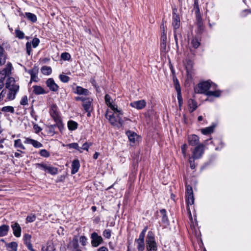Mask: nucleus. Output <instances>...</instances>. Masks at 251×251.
I'll return each mask as SVG.
<instances>
[{
    "mask_svg": "<svg viewBox=\"0 0 251 251\" xmlns=\"http://www.w3.org/2000/svg\"><path fill=\"white\" fill-rule=\"evenodd\" d=\"M212 83L209 81H203L200 83L194 88L195 92L199 94H203L207 96H214L219 97L221 95L220 91H209L212 86Z\"/></svg>",
    "mask_w": 251,
    "mask_h": 251,
    "instance_id": "nucleus-1",
    "label": "nucleus"
},
{
    "mask_svg": "<svg viewBox=\"0 0 251 251\" xmlns=\"http://www.w3.org/2000/svg\"><path fill=\"white\" fill-rule=\"evenodd\" d=\"M121 115H123V114H119V112L114 111L113 114L107 112L106 114V117L112 125L119 128L122 126L124 123V121L121 117Z\"/></svg>",
    "mask_w": 251,
    "mask_h": 251,
    "instance_id": "nucleus-2",
    "label": "nucleus"
},
{
    "mask_svg": "<svg viewBox=\"0 0 251 251\" xmlns=\"http://www.w3.org/2000/svg\"><path fill=\"white\" fill-rule=\"evenodd\" d=\"M50 113L51 117L54 120L55 123H58V129L62 131L63 128V125L61 121L60 117L58 111V108L56 105H52L50 110Z\"/></svg>",
    "mask_w": 251,
    "mask_h": 251,
    "instance_id": "nucleus-3",
    "label": "nucleus"
},
{
    "mask_svg": "<svg viewBox=\"0 0 251 251\" xmlns=\"http://www.w3.org/2000/svg\"><path fill=\"white\" fill-rule=\"evenodd\" d=\"M16 94L12 90L6 88L3 89L0 93V103L13 100L15 98Z\"/></svg>",
    "mask_w": 251,
    "mask_h": 251,
    "instance_id": "nucleus-4",
    "label": "nucleus"
},
{
    "mask_svg": "<svg viewBox=\"0 0 251 251\" xmlns=\"http://www.w3.org/2000/svg\"><path fill=\"white\" fill-rule=\"evenodd\" d=\"M147 248L148 251H156L157 246L153 233L149 231L148 233L147 239Z\"/></svg>",
    "mask_w": 251,
    "mask_h": 251,
    "instance_id": "nucleus-5",
    "label": "nucleus"
},
{
    "mask_svg": "<svg viewBox=\"0 0 251 251\" xmlns=\"http://www.w3.org/2000/svg\"><path fill=\"white\" fill-rule=\"evenodd\" d=\"M186 201L187 204V210L189 212L190 215H191V212L189 205H192L194 202V197L193 194V191L192 187L191 186L188 185L186 186Z\"/></svg>",
    "mask_w": 251,
    "mask_h": 251,
    "instance_id": "nucleus-6",
    "label": "nucleus"
},
{
    "mask_svg": "<svg viewBox=\"0 0 251 251\" xmlns=\"http://www.w3.org/2000/svg\"><path fill=\"white\" fill-rule=\"evenodd\" d=\"M5 88L12 90L13 92L17 93L19 90V86L16 83V81L13 77H9L5 83Z\"/></svg>",
    "mask_w": 251,
    "mask_h": 251,
    "instance_id": "nucleus-7",
    "label": "nucleus"
},
{
    "mask_svg": "<svg viewBox=\"0 0 251 251\" xmlns=\"http://www.w3.org/2000/svg\"><path fill=\"white\" fill-rule=\"evenodd\" d=\"M204 146L202 144H199L195 147L193 151V159H199L202 156L204 151Z\"/></svg>",
    "mask_w": 251,
    "mask_h": 251,
    "instance_id": "nucleus-8",
    "label": "nucleus"
},
{
    "mask_svg": "<svg viewBox=\"0 0 251 251\" xmlns=\"http://www.w3.org/2000/svg\"><path fill=\"white\" fill-rule=\"evenodd\" d=\"M91 238L92 239L91 244L93 247H98L103 241L102 237L96 232L92 233Z\"/></svg>",
    "mask_w": 251,
    "mask_h": 251,
    "instance_id": "nucleus-9",
    "label": "nucleus"
},
{
    "mask_svg": "<svg viewBox=\"0 0 251 251\" xmlns=\"http://www.w3.org/2000/svg\"><path fill=\"white\" fill-rule=\"evenodd\" d=\"M147 104V102L145 100H136L132 101L130 103L129 105L131 107L140 110L144 108Z\"/></svg>",
    "mask_w": 251,
    "mask_h": 251,
    "instance_id": "nucleus-10",
    "label": "nucleus"
},
{
    "mask_svg": "<svg viewBox=\"0 0 251 251\" xmlns=\"http://www.w3.org/2000/svg\"><path fill=\"white\" fill-rule=\"evenodd\" d=\"M46 84L51 91L56 92L59 89V86L52 78H48L46 81Z\"/></svg>",
    "mask_w": 251,
    "mask_h": 251,
    "instance_id": "nucleus-11",
    "label": "nucleus"
},
{
    "mask_svg": "<svg viewBox=\"0 0 251 251\" xmlns=\"http://www.w3.org/2000/svg\"><path fill=\"white\" fill-rule=\"evenodd\" d=\"M167 44V34L165 30L161 34L160 37V50L162 52H165L166 50Z\"/></svg>",
    "mask_w": 251,
    "mask_h": 251,
    "instance_id": "nucleus-12",
    "label": "nucleus"
},
{
    "mask_svg": "<svg viewBox=\"0 0 251 251\" xmlns=\"http://www.w3.org/2000/svg\"><path fill=\"white\" fill-rule=\"evenodd\" d=\"M31 235L29 234H25L23 237L24 244L26 246L27 248L30 251H36L35 250L32 246L31 242Z\"/></svg>",
    "mask_w": 251,
    "mask_h": 251,
    "instance_id": "nucleus-13",
    "label": "nucleus"
},
{
    "mask_svg": "<svg viewBox=\"0 0 251 251\" xmlns=\"http://www.w3.org/2000/svg\"><path fill=\"white\" fill-rule=\"evenodd\" d=\"M105 101L106 104L114 111L119 112V114H123V112L121 109H118L117 107H116L114 105L112 104V102H111V97L109 95L106 94L105 96Z\"/></svg>",
    "mask_w": 251,
    "mask_h": 251,
    "instance_id": "nucleus-14",
    "label": "nucleus"
},
{
    "mask_svg": "<svg viewBox=\"0 0 251 251\" xmlns=\"http://www.w3.org/2000/svg\"><path fill=\"white\" fill-rule=\"evenodd\" d=\"M172 25L174 27V31H176L180 26L179 17L175 12H173V13Z\"/></svg>",
    "mask_w": 251,
    "mask_h": 251,
    "instance_id": "nucleus-15",
    "label": "nucleus"
},
{
    "mask_svg": "<svg viewBox=\"0 0 251 251\" xmlns=\"http://www.w3.org/2000/svg\"><path fill=\"white\" fill-rule=\"evenodd\" d=\"M11 228L13 234L16 237H20L21 235V227L18 223H14L11 225Z\"/></svg>",
    "mask_w": 251,
    "mask_h": 251,
    "instance_id": "nucleus-16",
    "label": "nucleus"
},
{
    "mask_svg": "<svg viewBox=\"0 0 251 251\" xmlns=\"http://www.w3.org/2000/svg\"><path fill=\"white\" fill-rule=\"evenodd\" d=\"M188 141L189 144L192 146L198 145L199 143V137L195 134L189 135Z\"/></svg>",
    "mask_w": 251,
    "mask_h": 251,
    "instance_id": "nucleus-17",
    "label": "nucleus"
},
{
    "mask_svg": "<svg viewBox=\"0 0 251 251\" xmlns=\"http://www.w3.org/2000/svg\"><path fill=\"white\" fill-rule=\"evenodd\" d=\"M126 134L129 141L133 143H135L139 137L138 135L135 132L130 130L127 131L126 132Z\"/></svg>",
    "mask_w": 251,
    "mask_h": 251,
    "instance_id": "nucleus-18",
    "label": "nucleus"
},
{
    "mask_svg": "<svg viewBox=\"0 0 251 251\" xmlns=\"http://www.w3.org/2000/svg\"><path fill=\"white\" fill-rule=\"evenodd\" d=\"M93 100L91 98H87L83 100V107L86 111L92 110L91 103Z\"/></svg>",
    "mask_w": 251,
    "mask_h": 251,
    "instance_id": "nucleus-19",
    "label": "nucleus"
},
{
    "mask_svg": "<svg viewBox=\"0 0 251 251\" xmlns=\"http://www.w3.org/2000/svg\"><path fill=\"white\" fill-rule=\"evenodd\" d=\"M33 88V93L36 95L46 94L48 93V92L45 91L41 86L34 85Z\"/></svg>",
    "mask_w": 251,
    "mask_h": 251,
    "instance_id": "nucleus-20",
    "label": "nucleus"
},
{
    "mask_svg": "<svg viewBox=\"0 0 251 251\" xmlns=\"http://www.w3.org/2000/svg\"><path fill=\"white\" fill-rule=\"evenodd\" d=\"M58 129V123H56L55 124L53 125H50L48 126L47 127V132L50 135H54L56 132V129Z\"/></svg>",
    "mask_w": 251,
    "mask_h": 251,
    "instance_id": "nucleus-21",
    "label": "nucleus"
},
{
    "mask_svg": "<svg viewBox=\"0 0 251 251\" xmlns=\"http://www.w3.org/2000/svg\"><path fill=\"white\" fill-rule=\"evenodd\" d=\"M7 56L4 49L0 45V66L4 65L6 62Z\"/></svg>",
    "mask_w": 251,
    "mask_h": 251,
    "instance_id": "nucleus-22",
    "label": "nucleus"
},
{
    "mask_svg": "<svg viewBox=\"0 0 251 251\" xmlns=\"http://www.w3.org/2000/svg\"><path fill=\"white\" fill-rule=\"evenodd\" d=\"M80 167L79 161L78 159L74 160L72 163V174H75L76 173Z\"/></svg>",
    "mask_w": 251,
    "mask_h": 251,
    "instance_id": "nucleus-23",
    "label": "nucleus"
},
{
    "mask_svg": "<svg viewBox=\"0 0 251 251\" xmlns=\"http://www.w3.org/2000/svg\"><path fill=\"white\" fill-rule=\"evenodd\" d=\"M137 243V249L139 251H143L145 248L144 237L139 236V238L135 240Z\"/></svg>",
    "mask_w": 251,
    "mask_h": 251,
    "instance_id": "nucleus-24",
    "label": "nucleus"
},
{
    "mask_svg": "<svg viewBox=\"0 0 251 251\" xmlns=\"http://www.w3.org/2000/svg\"><path fill=\"white\" fill-rule=\"evenodd\" d=\"M38 70L36 68H34L32 70H29L27 72L30 74L31 76L30 81H33L34 82H37L38 81V77L37 75Z\"/></svg>",
    "mask_w": 251,
    "mask_h": 251,
    "instance_id": "nucleus-25",
    "label": "nucleus"
},
{
    "mask_svg": "<svg viewBox=\"0 0 251 251\" xmlns=\"http://www.w3.org/2000/svg\"><path fill=\"white\" fill-rule=\"evenodd\" d=\"M9 230V227L8 225H3L0 226V237L6 236Z\"/></svg>",
    "mask_w": 251,
    "mask_h": 251,
    "instance_id": "nucleus-26",
    "label": "nucleus"
},
{
    "mask_svg": "<svg viewBox=\"0 0 251 251\" xmlns=\"http://www.w3.org/2000/svg\"><path fill=\"white\" fill-rule=\"evenodd\" d=\"M18 244L15 242H12L6 244V249L8 251H17Z\"/></svg>",
    "mask_w": 251,
    "mask_h": 251,
    "instance_id": "nucleus-27",
    "label": "nucleus"
},
{
    "mask_svg": "<svg viewBox=\"0 0 251 251\" xmlns=\"http://www.w3.org/2000/svg\"><path fill=\"white\" fill-rule=\"evenodd\" d=\"M75 93L78 95H88L89 91L87 89H84L80 86H77L76 87Z\"/></svg>",
    "mask_w": 251,
    "mask_h": 251,
    "instance_id": "nucleus-28",
    "label": "nucleus"
},
{
    "mask_svg": "<svg viewBox=\"0 0 251 251\" xmlns=\"http://www.w3.org/2000/svg\"><path fill=\"white\" fill-rule=\"evenodd\" d=\"M188 105L190 109L191 112L195 111L198 107L197 102L192 99H190L188 101Z\"/></svg>",
    "mask_w": 251,
    "mask_h": 251,
    "instance_id": "nucleus-29",
    "label": "nucleus"
},
{
    "mask_svg": "<svg viewBox=\"0 0 251 251\" xmlns=\"http://www.w3.org/2000/svg\"><path fill=\"white\" fill-rule=\"evenodd\" d=\"M25 16L29 21L32 23H35L37 21V17L33 13L25 12Z\"/></svg>",
    "mask_w": 251,
    "mask_h": 251,
    "instance_id": "nucleus-30",
    "label": "nucleus"
},
{
    "mask_svg": "<svg viewBox=\"0 0 251 251\" xmlns=\"http://www.w3.org/2000/svg\"><path fill=\"white\" fill-rule=\"evenodd\" d=\"M215 126H210L201 129V133L204 135H208L212 133Z\"/></svg>",
    "mask_w": 251,
    "mask_h": 251,
    "instance_id": "nucleus-31",
    "label": "nucleus"
},
{
    "mask_svg": "<svg viewBox=\"0 0 251 251\" xmlns=\"http://www.w3.org/2000/svg\"><path fill=\"white\" fill-rule=\"evenodd\" d=\"M41 72L45 75H50L52 72V69L50 67L44 66L41 69Z\"/></svg>",
    "mask_w": 251,
    "mask_h": 251,
    "instance_id": "nucleus-32",
    "label": "nucleus"
},
{
    "mask_svg": "<svg viewBox=\"0 0 251 251\" xmlns=\"http://www.w3.org/2000/svg\"><path fill=\"white\" fill-rule=\"evenodd\" d=\"M12 66L11 63H8L6 67L1 71L6 75H8L11 74Z\"/></svg>",
    "mask_w": 251,
    "mask_h": 251,
    "instance_id": "nucleus-33",
    "label": "nucleus"
},
{
    "mask_svg": "<svg viewBox=\"0 0 251 251\" xmlns=\"http://www.w3.org/2000/svg\"><path fill=\"white\" fill-rule=\"evenodd\" d=\"M68 128L71 130H74L77 128V123L73 121H70L68 122Z\"/></svg>",
    "mask_w": 251,
    "mask_h": 251,
    "instance_id": "nucleus-34",
    "label": "nucleus"
},
{
    "mask_svg": "<svg viewBox=\"0 0 251 251\" xmlns=\"http://www.w3.org/2000/svg\"><path fill=\"white\" fill-rule=\"evenodd\" d=\"M14 146L16 148H20L22 150H25V148L22 143L21 139H17L14 141Z\"/></svg>",
    "mask_w": 251,
    "mask_h": 251,
    "instance_id": "nucleus-35",
    "label": "nucleus"
},
{
    "mask_svg": "<svg viewBox=\"0 0 251 251\" xmlns=\"http://www.w3.org/2000/svg\"><path fill=\"white\" fill-rule=\"evenodd\" d=\"M1 111L3 112H10L11 113H13L14 112V108L13 107L11 106H6L3 107L1 109Z\"/></svg>",
    "mask_w": 251,
    "mask_h": 251,
    "instance_id": "nucleus-36",
    "label": "nucleus"
},
{
    "mask_svg": "<svg viewBox=\"0 0 251 251\" xmlns=\"http://www.w3.org/2000/svg\"><path fill=\"white\" fill-rule=\"evenodd\" d=\"M47 171L50 174L54 175L57 174L58 169L57 168L48 166L47 168Z\"/></svg>",
    "mask_w": 251,
    "mask_h": 251,
    "instance_id": "nucleus-37",
    "label": "nucleus"
},
{
    "mask_svg": "<svg viewBox=\"0 0 251 251\" xmlns=\"http://www.w3.org/2000/svg\"><path fill=\"white\" fill-rule=\"evenodd\" d=\"M191 44L195 49L198 48L200 45L199 40L197 38H193L191 40Z\"/></svg>",
    "mask_w": 251,
    "mask_h": 251,
    "instance_id": "nucleus-38",
    "label": "nucleus"
},
{
    "mask_svg": "<svg viewBox=\"0 0 251 251\" xmlns=\"http://www.w3.org/2000/svg\"><path fill=\"white\" fill-rule=\"evenodd\" d=\"M194 10L195 11L196 15H200V11L199 6L198 0H194Z\"/></svg>",
    "mask_w": 251,
    "mask_h": 251,
    "instance_id": "nucleus-39",
    "label": "nucleus"
},
{
    "mask_svg": "<svg viewBox=\"0 0 251 251\" xmlns=\"http://www.w3.org/2000/svg\"><path fill=\"white\" fill-rule=\"evenodd\" d=\"M67 146L69 148L75 149L79 152H81L80 147H79L78 144L77 143H72L67 145Z\"/></svg>",
    "mask_w": 251,
    "mask_h": 251,
    "instance_id": "nucleus-40",
    "label": "nucleus"
},
{
    "mask_svg": "<svg viewBox=\"0 0 251 251\" xmlns=\"http://www.w3.org/2000/svg\"><path fill=\"white\" fill-rule=\"evenodd\" d=\"M92 145V143L91 142H86L85 143H84L83 144L82 147H80V149H81L80 152H82V150H85V151H88L89 147H91Z\"/></svg>",
    "mask_w": 251,
    "mask_h": 251,
    "instance_id": "nucleus-41",
    "label": "nucleus"
},
{
    "mask_svg": "<svg viewBox=\"0 0 251 251\" xmlns=\"http://www.w3.org/2000/svg\"><path fill=\"white\" fill-rule=\"evenodd\" d=\"M174 83L175 87V89L176 91V92H181V88L180 84L179 83L178 80L176 78H175L174 77Z\"/></svg>",
    "mask_w": 251,
    "mask_h": 251,
    "instance_id": "nucleus-42",
    "label": "nucleus"
},
{
    "mask_svg": "<svg viewBox=\"0 0 251 251\" xmlns=\"http://www.w3.org/2000/svg\"><path fill=\"white\" fill-rule=\"evenodd\" d=\"M102 235L105 238L109 239L111 237V230L109 229H106L103 231Z\"/></svg>",
    "mask_w": 251,
    "mask_h": 251,
    "instance_id": "nucleus-43",
    "label": "nucleus"
},
{
    "mask_svg": "<svg viewBox=\"0 0 251 251\" xmlns=\"http://www.w3.org/2000/svg\"><path fill=\"white\" fill-rule=\"evenodd\" d=\"M16 36L17 37L20 39H22L24 38V33L18 29L15 30Z\"/></svg>",
    "mask_w": 251,
    "mask_h": 251,
    "instance_id": "nucleus-44",
    "label": "nucleus"
},
{
    "mask_svg": "<svg viewBox=\"0 0 251 251\" xmlns=\"http://www.w3.org/2000/svg\"><path fill=\"white\" fill-rule=\"evenodd\" d=\"M160 212L162 215V222L164 223H166V222H168V218H167V217L166 215V210L165 209H163L160 210Z\"/></svg>",
    "mask_w": 251,
    "mask_h": 251,
    "instance_id": "nucleus-45",
    "label": "nucleus"
},
{
    "mask_svg": "<svg viewBox=\"0 0 251 251\" xmlns=\"http://www.w3.org/2000/svg\"><path fill=\"white\" fill-rule=\"evenodd\" d=\"M35 166L36 168H39L45 171H47L48 165L45 163H37L35 164Z\"/></svg>",
    "mask_w": 251,
    "mask_h": 251,
    "instance_id": "nucleus-46",
    "label": "nucleus"
},
{
    "mask_svg": "<svg viewBox=\"0 0 251 251\" xmlns=\"http://www.w3.org/2000/svg\"><path fill=\"white\" fill-rule=\"evenodd\" d=\"M59 78L60 80L64 83H67L70 80V77L66 75H59Z\"/></svg>",
    "mask_w": 251,
    "mask_h": 251,
    "instance_id": "nucleus-47",
    "label": "nucleus"
},
{
    "mask_svg": "<svg viewBox=\"0 0 251 251\" xmlns=\"http://www.w3.org/2000/svg\"><path fill=\"white\" fill-rule=\"evenodd\" d=\"M36 219V216L34 214H30L27 216L26 221L27 223H31L34 222Z\"/></svg>",
    "mask_w": 251,
    "mask_h": 251,
    "instance_id": "nucleus-48",
    "label": "nucleus"
},
{
    "mask_svg": "<svg viewBox=\"0 0 251 251\" xmlns=\"http://www.w3.org/2000/svg\"><path fill=\"white\" fill-rule=\"evenodd\" d=\"M61 58L64 60H69L71 58V55L68 52H63L61 54Z\"/></svg>",
    "mask_w": 251,
    "mask_h": 251,
    "instance_id": "nucleus-49",
    "label": "nucleus"
},
{
    "mask_svg": "<svg viewBox=\"0 0 251 251\" xmlns=\"http://www.w3.org/2000/svg\"><path fill=\"white\" fill-rule=\"evenodd\" d=\"M31 145L36 148H40L43 147V145L40 142L33 139Z\"/></svg>",
    "mask_w": 251,
    "mask_h": 251,
    "instance_id": "nucleus-50",
    "label": "nucleus"
},
{
    "mask_svg": "<svg viewBox=\"0 0 251 251\" xmlns=\"http://www.w3.org/2000/svg\"><path fill=\"white\" fill-rule=\"evenodd\" d=\"M41 156L44 157H48L50 156V153L45 149H42L40 151Z\"/></svg>",
    "mask_w": 251,
    "mask_h": 251,
    "instance_id": "nucleus-51",
    "label": "nucleus"
},
{
    "mask_svg": "<svg viewBox=\"0 0 251 251\" xmlns=\"http://www.w3.org/2000/svg\"><path fill=\"white\" fill-rule=\"evenodd\" d=\"M39 43H40L39 39L37 38H34L33 39V40L32 41V43L31 44L32 45L33 47L34 48H35L39 45Z\"/></svg>",
    "mask_w": 251,
    "mask_h": 251,
    "instance_id": "nucleus-52",
    "label": "nucleus"
},
{
    "mask_svg": "<svg viewBox=\"0 0 251 251\" xmlns=\"http://www.w3.org/2000/svg\"><path fill=\"white\" fill-rule=\"evenodd\" d=\"M26 49L27 53L29 55L30 54L31 50V43L27 42L26 43Z\"/></svg>",
    "mask_w": 251,
    "mask_h": 251,
    "instance_id": "nucleus-53",
    "label": "nucleus"
},
{
    "mask_svg": "<svg viewBox=\"0 0 251 251\" xmlns=\"http://www.w3.org/2000/svg\"><path fill=\"white\" fill-rule=\"evenodd\" d=\"M20 104L23 105H25L28 104V99L27 96H25L22 98L20 101Z\"/></svg>",
    "mask_w": 251,
    "mask_h": 251,
    "instance_id": "nucleus-54",
    "label": "nucleus"
},
{
    "mask_svg": "<svg viewBox=\"0 0 251 251\" xmlns=\"http://www.w3.org/2000/svg\"><path fill=\"white\" fill-rule=\"evenodd\" d=\"M195 159H193V157H191L189 158V162L190 164V167L192 169H194L195 168V165L194 160Z\"/></svg>",
    "mask_w": 251,
    "mask_h": 251,
    "instance_id": "nucleus-55",
    "label": "nucleus"
},
{
    "mask_svg": "<svg viewBox=\"0 0 251 251\" xmlns=\"http://www.w3.org/2000/svg\"><path fill=\"white\" fill-rule=\"evenodd\" d=\"M33 129H34L35 132L36 133H38L40 131L42 130V128L38 125L36 124H35L33 126Z\"/></svg>",
    "mask_w": 251,
    "mask_h": 251,
    "instance_id": "nucleus-56",
    "label": "nucleus"
},
{
    "mask_svg": "<svg viewBox=\"0 0 251 251\" xmlns=\"http://www.w3.org/2000/svg\"><path fill=\"white\" fill-rule=\"evenodd\" d=\"M80 242L83 246H85L87 242V238L85 236H81L80 238Z\"/></svg>",
    "mask_w": 251,
    "mask_h": 251,
    "instance_id": "nucleus-57",
    "label": "nucleus"
},
{
    "mask_svg": "<svg viewBox=\"0 0 251 251\" xmlns=\"http://www.w3.org/2000/svg\"><path fill=\"white\" fill-rule=\"evenodd\" d=\"M187 148V146L186 144L182 145L181 148L182 152L184 156L186 155Z\"/></svg>",
    "mask_w": 251,
    "mask_h": 251,
    "instance_id": "nucleus-58",
    "label": "nucleus"
},
{
    "mask_svg": "<svg viewBox=\"0 0 251 251\" xmlns=\"http://www.w3.org/2000/svg\"><path fill=\"white\" fill-rule=\"evenodd\" d=\"M196 17H197V24H198V25L199 26L201 27L202 25L201 19L200 17V15H196Z\"/></svg>",
    "mask_w": 251,
    "mask_h": 251,
    "instance_id": "nucleus-59",
    "label": "nucleus"
},
{
    "mask_svg": "<svg viewBox=\"0 0 251 251\" xmlns=\"http://www.w3.org/2000/svg\"><path fill=\"white\" fill-rule=\"evenodd\" d=\"M7 75L4 74L2 71L0 72V81H3L4 82V80Z\"/></svg>",
    "mask_w": 251,
    "mask_h": 251,
    "instance_id": "nucleus-60",
    "label": "nucleus"
},
{
    "mask_svg": "<svg viewBox=\"0 0 251 251\" xmlns=\"http://www.w3.org/2000/svg\"><path fill=\"white\" fill-rule=\"evenodd\" d=\"M33 139L29 138H25V140L24 141V143L31 144Z\"/></svg>",
    "mask_w": 251,
    "mask_h": 251,
    "instance_id": "nucleus-61",
    "label": "nucleus"
},
{
    "mask_svg": "<svg viewBox=\"0 0 251 251\" xmlns=\"http://www.w3.org/2000/svg\"><path fill=\"white\" fill-rule=\"evenodd\" d=\"M147 230V227L146 226L144 228V229L140 233L139 236H141L142 237L145 238V233H146Z\"/></svg>",
    "mask_w": 251,
    "mask_h": 251,
    "instance_id": "nucleus-62",
    "label": "nucleus"
},
{
    "mask_svg": "<svg viewBox=\"0 0 251 251\" xmlns=\"http://www.w3.org/2000/svg\"><path fill=\"white\" fill-rule=\"evenodd\" d=\"M177 97L178 101H183L181 92H177Z\"/></svg>",
    "mask_w": 251,
    "mask_h": 251,
    "instance_id": "nucleus-63",
    "label": "nucleus"
},
{
    "mask_svg": "<svg viewBox=\"0 0 251 251\" xmlns=\"http://www.w3.org/2000/svg\"><path fill=\"white\" fill-rule=\"evenodd\" d=\"M98 251H108V249L105 247H101L98 250Z\"/></svg>",
    "mask_w": 251,
    "mask_h": 251,
    "instance_id": "nucleus-64",
    "label": "nucleus"
}]
</instances>
